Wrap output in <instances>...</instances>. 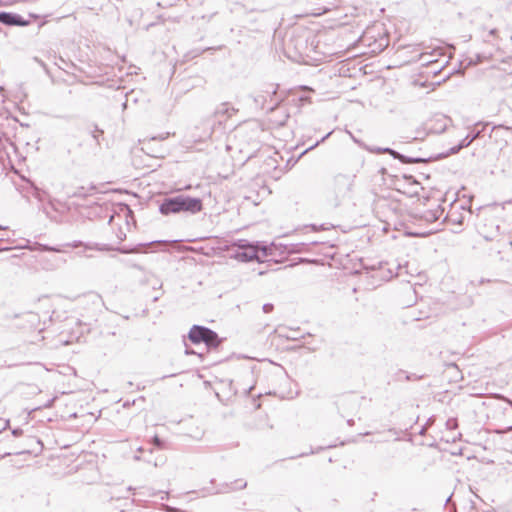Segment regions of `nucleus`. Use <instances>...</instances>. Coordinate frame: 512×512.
I'll return each instance as SVG.
<instances>
[{
	"mask_svg": "<svg viewBox=\"0 0 512 512\" xmlns=\"http://www.w3.org/2000/svg\"><path fill=\"white\" fill-rule=\"evenodd\" d=\"M236 250L232 255L234 259L241 262H263L268 256L273 255L274 243L263 244L261 242H249L246 239H239L231 244Z\"/></svg>",
	"mask_w": 512,
	"mask_h": 512,
	"instance_id": "nucleus-1",
	"label": "nucleus"
},
{
	"mask_svg": "<svg viewBox=\"0 0 512 512\" xmlns=\"http://www.w3.org/2000/svg\"><path fill=\"white\" fill-rule=\"evenodd\" d=\"M202 208L203 204L200 198L179 194L164 198L159 205V212L165 216L178 213L196 214Z\"/></svg>",
	"mask_w": 512,
	"mask_h": 512,
	"instance_id": "nucleus-2",
	"label": "nucleus"
},
{
	"mask_svg": "<svg viewBox=\"0 0 512 512\" xmlns=\"http://www.w3.org/2000/svg\"><path fill=\"white\" fill-rule=\"evenodd\" d=\"M188 338L194 344L203 342L209 348H216L220 344V339L214 331L198 325L190 329Z\"/></svg>",
	"mask_w": 512,
	"mask_h": 512,
	"instance_id": "nucleus-3",
	"label": "nucleus"
},
{
	"mask_svg": "<svg viewBox=\"0 0 512 512\" xmlns=\"http://www.w3.org/2000/svg\"><path fill=\"white\" fill-rule=\"evenodd\" d=\"M351 182L345 176H339L335 179L333 194L329 196L328 202L332 207L340 206L344 200L349 198L351 192Z\"/></svg>",
	"mask_w": 512,
	"mask_h": 512,
	"instance_id": "nucleus-4",
	"label": "nucleus"
},
{
	"mask_svg": "<svg viewBox=\"0 0 512 512\" xmlns=\"http://www.w3.org/2000/svg\"><path fill=\"white\" fill-rule=\"evenodd\" d=\"M236 111L237 109L230 106L227 102L218 105L211 116L206 120L209 125V130L205 133V136L210 137L215 126L222 125L228 118L236 113Z\"/></svg>",
	"mask_w": 512,
	"mask_h": 512,
	"instance_id": "nucleus-5",
	"label": "nucleus"
},
{
	"mask_svg": "<svg viewBox=\"0 0 512 512\" xmlns=\"http://www.w3.org/2000/svg\"><path fill=\"white\" fill-rule=\"evenodd\" d=\"M367 150L372 153H376V154L387 153V154L391 155L394 159H398L399 161H401L404 164L426 163V162L436 160V159H439L442 157V154H439L435 157H432V156H430V157H409V156L401 154L398 151H396L392 148H389V147H385V148L374 147V148H367Z\"/></svg>",
	"mask_w": 512,
	"mask_h": 512,
	"instance_id": "nucleus-6",
	"label": "nucleus"
},
{
	"mask_svg": "<svg viewBox=\"0 0 512 512\" xmlns=\"http://www.w3.org/2000/svg\"><path fill=\"white\" fill-rule=\"evenodd\" d=\"M496 422L501 432L512 430V403H507L495 416Z\"/></svg>",
	"mask_w": 512,
	"mask_h": 512,
	"instance_id": "nucleus-7",
	"label": "nucleus"
},
{
	"mask_svg": "<svg viewBox=\"0 0 512 512\" xmlns=\"http://www.w3.org/2000/svg\"><path fill=\"white\" fill-rule=\"evenodd\" d=\"M0 23L7 26H26L28 21L25 20L20 14L0 11Z\"/></svg>",
	"mask_w": 512,
	"mask_h": 512,
	"instance_id": "nucleus-8",
	"label": "nucleus"
},
{
	"mask_svg": "<svg viewBox=\"0 0 512 512\" xmlns=\"http://www.w3.org/2000/svg\"><path fill=\"white\" fill-rule=\"evenodd\" d=\"M287 46H293L294 49L300 54H304L308 50V41L304 35L297 34L293 35L287 42Z\"/></svg>",
	"mask_w": 512,
	"mask_h": 512,
	"instance_id": "nucleus-9",
	"label": "nucleus"
},
{
	"mask_svg": "<svg viewBox=\"0 0 512 512\" xmlns=\"http://www.w3.org/2000/svg\"><path fill=\"white\" fill-rule=\"evenodd\" d=\"M444 213V208L441 205H437L433 209L424 211L419 218L428 223H434L439 220Z\"/></svg>",
	"mask_w": 512,
	"mask_h": 512,
	"instance_id": "nucleus-10",
	"label": "nucleus"
},
{
	"mask_svg": "<svg viewBox=\"0 0 512 512\" xmlns=\"http://www.w3.org/2000/svg\"><path fill=\"white\" fill-rule=\"evenodd\" d=\"M481 132L482 130H472L460 141L461 146H464V148L470 146L475 139L480 137Z\"/></svg>",
	"mask_w": 512,
	"mask_h": 512,
	"instance_id": "nucleus-11",
	"label": "nucleus"
},
{
	"mask_svg": "<svg viewBox=\"0 0 512 512\" xmlns=\"http://www.w3.org/2000/svg\"><path fill=\"white\" fill-rule=\"evenodd\" d=\"M36 248H33L34 250L39 251H48V252H61V249L53 246H49L47 244H41V243H35Z\"/></svg>",
	"mask_w": 512,
	"mask_h": 512,
	"instance_id": "nucleus-12",
	"label": "nucleus"
},
{
	"mask_svg": "<svg viewBox=\"0 0 512 512\" xmlns=\"http://www.w3.org/2000/svg\"><path fill=\"white\" fill-rule=\"evenodd\" d=\"M427 134H428V132H426L425 130L417 129L415 131V136L407 137L406 142H410L412 140H415V141L424 140V138L426 137Z\"/></svg>",
	"mask_w": 512,
	"mask_h": 512,
	"instance_id": "nucleus-13",
	"label": "nucleus"
},
{
	"mask_svg": "<svg viewBox=\"0 0 512 512\" xmlns=\"http://www.w3.org/2000/svg\"><path fill=\"white\" fill-rule=\"evenodd\" d=\"M486 57L482 54H475V58H470L467 66L477 65L484 61Z\"/></svg>",
	"mask_w": 512,
	"mask_h": 512,
	"instance_id": "nucleus-14",
	"label": "nucleus"
},
{
	"mask_svg": "<svg viewBox=\"0 0 512 512\" xmlns=\"http://www.w3.org/2000/svg\"><path fill=\"white\" fill-rule=\"evenodd\" d=\"M103 135V130L99 129L97 126H94L93 130L91 131V136L96 141L97 144H100V138Z\"/></svg>",
	"mask_w": 512,
	"mask_h": 512,
	"instance_id": "nucleus-15",
	"label": "nucleus"
},
{
	"mask_svg": "<svg viewBox=\"0 0 512 512\" xmlns=\"http://www.w3.org/2000/svg\"><path fill=\"white\" fill-rule=\"evenodd\" d=\"M333 132L330 131L328 132L325 136H323L320 140L316 141L314 144H312L311 146H309L302 154H305L306 152L310 151V150H313L315 147H317L320 143H323L326 139H328L330 137V135L332 134Z\"/></svg>",
	"mask_w": 512,
	"mask_h": 512,
	"instance_id": "nucleus-16",
	"label": "nucleus"
},
{
	"mask_svg": "<svg viewBox=\"0 0 512 512\" xmlns=\"http://www.w3.org/2000/svg\"><path fill=\"white\" fill-rule=\"evenodd\" d=\"M120 211L123 212L126 216V219L132 218L133 219V211L127 204H121Z\"/></svg>",
	"mask_w": 512,
	"mask_h": 512,
	"instance_id": "nucleus-17",
	"label": "nucleus"
},
{
	"mask_svg": "<svg viewBox=\"0 0 512 512\" xmlns=\"http://www.w3.org/2000/svg\"><path fill=\"white\" fill-rule=\"evenodd\" d=\"M464 146H461V142L458 145H455L449 149V151L446 153V155H453L458 153L461 149H463Z\"/></svg>",
	"mask_w": 512,
	"mask_h": 512,
	"instance_id": "nucleus-18",
	"label": "nucleus"
},
{
	"mask_svg": "<svg viewBox=\"0 0 512 512\" xmlns=\"http://www.w3.org/2000/svg\"><path fill=\"white\" fill-rule=\"evenodd\" d=\"M445 129H446V123H443V124H439L438 127L429 128V132L441 133V132L445 131Z\"/></svg>",
	"mask_w": 512,
	"mask_h": 512,
	"instance_id": "nucleus-19",
	"label": "nucleus"
},
{
	"mask_svg": "<svg viewBox=\"0 0 512 512\" xmlns=\"http://www.w3.org/2000/svg\"><path fill=\"white\" fill-rule=\"evenodd\" d=\"M153 444L158 448V449H163L165 447L164 445V442L159 438V436H154L153 437Z\"/></svg>",
	"mask_w": 512,
	"mask_h": 512,
	"instance_id": "nucleus-20",
	"label": "nucleus"
},
{
	"mask_svg": "<svg viewBox=\"0 0 512 512\" xmlns=\"http://www.w3.org/2000/svg\"><path fill=\"white\" fill-rule=\"evenodd\" d=\"M488 282H490V281L484 279L483 277H480V278H477L476 280H472L471 284L474 286H477V285L480 286V285H484L485 283H488Z\"/></svg>",
	"mask_w": 512,
	"mask_h": 512,
	"instance_id": "nucleus-21",
	"label": "nucleus"
},
{
	"mask_svg": "<svg viewBox=\"0 0 512 512\" xmlns=\"http://www.w3.org/2000/svg\"><path fill=\"white\" fill-rule=\"evenodd\" d=\"M449 221H451V222H453V223H457V224H459V225H462V223H463V217H462V216H459V217H457V218H454V217H453V214H451V215L449 216Z\"/></svg>",
	"mask_w": 512,
	"mask_h": 512,
	"instance_id": "nucleus-22",
	"label": "nucleus"
},
{
	"mask_svg": "<svg viewBox=\"0 0 512 512\" xmlns=\"http://www.w3.org/2000/svg\"><path fill=\"white\" fill-rule=\"evenodd\" d=\"M265 101H266V98L264 95H258L256 97H254V102L256 104H263Z\"/></svg>",
	"mask_w": 512,
	"mask_h": 512,
	"instance_id": "nucleus-23",
	"label": "nucleus"
},
{
	"mask_svg": "<svg viewBox=\"0 0 512 512\" xmlns=\"http://www.w3.org/2000/svg\"><path fill=\"white\" fill-rule=\"evenodd\" d=\"M304 246H305V244H304V243L297 244V245H295V248H293V249L291 250V252H298V253H299V252H302L303 250H302L300 247H304Z\"/></svg>",
	"mask_w": 512,
	"mask_h": 512,
	"instance_id": "nucleus-24",
	"label": "nucleus"
},
{
	"mask_svg": "<svg viewBox=\"0 0 512 512\" xmlns=\"http://www.w3.org/2000/svg\"><path fill=\"white\" fill-rule=\"evenodd\" d=\"M270 87H271V88H273V90L271 91V95H272V96H275V95H276V93H277V88H278V86H275V87H274L273 85H271ZM264 92H265L266 94H270L269 89L265 90Z\"/></svg>",
	"mask_w": 512,
	"mask_h": 512,
	"instance_id": "nucleus-25",
	"label": "nucleus"
},
{
	"mask_svg": "<svg viewBox=\"0 0 512 512\" xmlns=\"http://www.w3.org/2000/svg\"><path fill=\"white\" fill-rule=\"evenodd\" d=\"M119 252L121 253H130V252H139L140 250L138 248H135L133 250L131 249H118Z\"/></svg>",
	"mask_w": 512,
	"mask_h": 512,
	"instance_id": "nucleus-26",
	"label": "nucleus"
},
{
	"mask_svg": "<svg viewBox=\"0 0 512 512\" xmlns=\"http://www.w3.org/2000/svg\"><path fill=\"white\" fill-rule=\"evenodd\" d=\"M82 245V242L81 241H74L73 243L71 244H67V246H70L72 248H77V247H80Z\"/></svg>",
	"mask_w": 512,
	"mask_h": 512,
	"instance_id": "nucleus-27",
	"label": "nucleus"
},
{
	"mask_svg": "<svg viewBox=\"0 0 512 512\" xmlns=\"http://www.w3.org/2000/svg\"><path fill=\"white\" fill-rule=\"evenodd\" d=\"M166 241H161V240H158V241H153V242H150V243H146V244H139L138 246H150L152 244H160V243H165Z\"/></svg>",
	"mask_w": 512,
	"mask_h": 512,
	"instance_id": "nucleus-28",
	"label": "nucleus"
},
{
	"mask_svg": "<svg viewBox=\"0 0 512 512\" xmlns=\"http://www.w3.org/2000/svg\"><path fill=\"white\" fill-rule=\"evenodd\" d=\"M117 237L120 241H123L126 238V234L124 232L120 231L119 234L117 235Z\"/></svg>",
	"mask_w": 512,
	"mask_h": 512,
	"instance_id": "nucleus-29",
	"label": "nucleus"
},
{
	"mask_svg": "<svg viewBox=\"0 0 512 512\" xmlns=\"http://www.w3.org/2000/svg\"><path fill=\"white\" fill-rule=\"evenodd\" d=\"M498 33V30L496 28H493L489 31V36L495 37Z\"/></svg>",
	"mask_w": 512,
	"mask_h": 512,
	"instance_id": "nucleus-30",
	"label": "nucleus"
},
{
	"mask_svg": "<svg viewBox=\"0 0 512 512\" xmlns=\"http://www.w3.org/2000/svg\"><path fill=\"white\" fill-rule=\"evenodd\" d=\"M264 309H265V311H266V312H269V311H271V309H272V306H270V307H268V306H265V307H264Z\"/></svg>",
	"mask_w": 512,
	"mask_h": 512,
	"instance_id": "nucleus-31",
	"label": "nucleus"
},
{
	"mask_svg": "<svg viewBox=\"0 0 512 512\" xmlns=\"http://www.w3.org/2000/svg\"><path fill=\"white\" fill-rule=\"evenodd\" d=\"M277 106V103L271 107L268 108L269 111H273L275 109V107Z\"/></svg>",
	"mask_w": 512,
	"mask_h": 512,
	"instance_id": "nucleus-32",
	"label": "nucleus"
},
{
	"mask_svg": "<svg viewBox=\"0 0 512 512\" xmlns=\"http://www.w3.org/2000/svg\"><path fill=\"white\" fill-rule=\"evenodd\" d=\"M498 127H499V128H505V129H507V130H509V129H510V127H507V126H504V125H499Z\"/></svg>",
	"mask_w": 512,
	"mask_h": 512,
	"instance_id": "nucleus-33",
	"label": "nucleus"
},
{
	"mask_svg": "<svg viewBox=\"0 0 512 512\" xmlns=\"http://www.w3.org/2000/svg\"><path fill=\"white\" fill-rule=\"evenodd\" d=\"M352 138H353L354 142L359 143V141L357 139H355L354 137H352Z\"/></svg>",
	"mask_w": 512,
	"mask_h": 512,
	"instance_id": "nucleus-34",
	"label": "nucleus"
},
{
	"mask_svg": "<svg viewBox=\"0 0 512 512\" xmlns=\"http://www.w3.org/2000/svg\"><path fill=\"white\" fill-rule=\"evenodd\" d=\"M0 229H6V227H4V226L0 225Z\"/></svg>",
	"mask_w": 512,
	"mask_h": 512,
	"instance_id": "nucleus-35",
	"label": "nucleus"
}]
</instances>
